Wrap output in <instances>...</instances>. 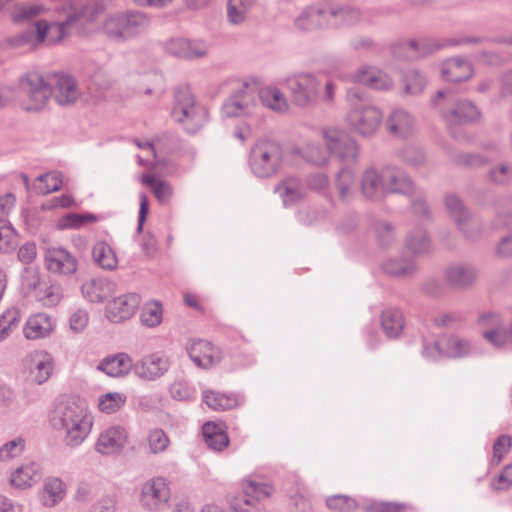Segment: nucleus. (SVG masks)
I'll list each match as a JSON object with an SVG mask.
<instances>
[{"label": "nucleus", "mask_w": 512, "mask_h": 512, "mask_svg": "<svg viewBox=\"0 0 512 512\" xmlns=\"http://www.w3.org/2000/svg\"><path fill=\"white\" fill-rule=\"evenodd\" d=\"M17 246V233L14 228L0 220V252L6 253Z\"/></svg>", "instance_id": "nucleus-62"}, {"label": "nucleus", "mask_w": 512, "mask_h": 512, "mask_svg": "<svg viewBox=\"0 0 512 512\" xmlns=\"http://www.w3.org/2000/svg\"><path fill=\"white\" fill-rule=\"evenodd\" d=\"M52 371L53 362L47 354H43L39 359H34L30 366V374L33 377L34 382L39 385L43 384L50 378Z\"/></svg>", "instance_id": "nucleus-47"}, {"label": "nucleus", "mask_w": 512, "mask_h": 512, "mask_svg": "<svg viewBox=\"0 0 512 512\" xmlns=\"http://www.w3.org/2000/svg\"><path fill=\"white\" fill-rule=\"evenodd\" d=\"M284 150L275 140L262 138L257 140L250 149L249 167L259 178H270L282 168Z\"/></svg>", "instance_id": "nucleus-6"}, {"label": "nucleus", "mask_w": 512, "mask_h": 512, "mask_svg": "<svg viewBox=\"0 0 512 512\" xmlns=\"http://www.w3.org/2000/svg\"><path fill=\"white\" fill-rule=\"evenodd\" d=\"M172 118L184 126L189 133L196 132L207 120V110L198 104L187 90H180L175 95L171 112Z\"/></svg>", "instance_id": "nucleus-9"}, {"label": "nucleus", "mask_w": 512, "mask_h": 512, "mask_svg": "<svg viewBox=\"0 0 512 512\" xmlns=\"http://www.w3.org/2000/svg\"><path fill=\"white\" fill-rule=\"evenodd\" d=\"M400 159L413 168L422 167L426 162V153L422 147L415 144L404 146L398 153Z\"/></svg>", "instance_id": "nucleus-49"}, {"label": "nucleus", "mask_w": 512, "mask_h": 512, "mask_svg": "<svg viewBox=\"0 0 512 512\" xmlns=\"http://www.w3.org/2000/svg\"><path fill=\"white\" fill-rule=\"evenodd\" d=\"M404 93L409 96L420 95L426 85L427 79L417 70L407 72L403 77Z\"/></svg>", "instance_id": "nucleus-50"}, {"label": "nucleus", "mask_w": 512, "mask_h": 512, "mask_svg": "<svg viewBox=\"0 0 512 512\" xmlns=\"http://www.w3.org/2000/svg\"><path fill=\"white\" fill-rule=\"evenodd\" d=\"M141 183L148 186L153 192L155 198L161 205H168L174 195L172 185L152 174H143Z\"/></svg>", "instance_id": "nucleus-38"}, {"label": "nucleus", "mask_w": 512, "mask_h": 512, "mask_svg": "<svg viewBox=\"0 0 512 512\" xmlns=\"http://www.w3.org/2000/svg\"><path fill=\"white\" fill-rule=\"evenodd\" d=\"M276 193L285 207L292 206L305 199L307 192L301 179L295 176L283 178L275 187Z\"/></svg>", "instance_id": "nucleus-27"}, {"label": "nucleus", "mask_w": 512, "mask_h": 512, "mask_svg": "<svg viewBox=\"0 0 512 512\" xmlns=\"http://www.w3.org/2000/svg\"><path fill=\"white\" fill-rule=\"evenodd\" d=\"M140 317L142 323L147 327L158 326L163 319L162 304L156 300H151L145 303L142 308Z\"/></svg>", "instance_id": "nucleus-51"}, {"label": "nucleus", "mask_w": 512, "mask_h": 512, "mask_svg": "<svg viewBox=\"0 0 512 512\" xmlns=\"http://www.w3.org/2000/svg\"><path fill=\"white\" fill-rule=\"evenodd\" d=\"M440 47L436 41L431 39L407 40L396 45L393 53L398 57L414 60L425 57Z\"/></svg>", "instance_id": "nucleus-26"}, {"label": "nucleus", "mask_w": 512, "mask_h": 512, "mask_svg": "<svg viewBox=\"0 0 512 512\" xmlns=\"http://www.w3.org/2000/svg\"><path fill=\"white\" fill-rule=\"evenodd\" d=\"M411 506L402 502L374 501L365 507L366 512H407Z\"/></svg>", "instance_id": "nucleus-64"}, {"label": "nucleus", "mask_w": 512, "mask_h": 512, "mask_svg": "<svg viewBox=\"0 0 512 512\" xmlns=\"http://www.w3.org/2000/svg\"><path fill=\"white\" fill-rule=\"evenodd\" d=\"M358 190L362 197L371 202H382L386 199L383 167H366L360 174Z\"/></svg>", "instance_id": "nucleus-16"}, {"label": "nucleus", "mask_w": 512, "mask_h": 512, "mask_svg": "<svg viewBox=\"0 0 512 512\" xmlns=\"http://www.w3.org/2000/svg\"><path fill=\"white\" fill-rule=\"evenodd\" d=\"M127 439V431L122 426H109L100 432L94 448L101 455H115L124 449Z\"/></svg>", "instance_id": "nucleus-20"}, {"label": "nucleus", "mask_w": 512, "mask_h": 512, "mask_svg": "<svg viewBox=\"0 0 512 512\" xmlns=\"http://www.w3.org/2000/svg\"><path fill=\"white\" fill-rule=\"evenodd\" d=\"M81 292L92 303H103L117 292V284L107 278H93L84 282Z\"/></svg>", "instance_id": "nucleus-29"}, {"label": "nucleus", "mask_w": 512, "mask_h": 512, "mask_svg": "<svg viewBox=\"0 0 512 512\" xmlns=\"http://www.w3.org/2000/svg\"><path fill=\"white\" fill-rule=\"evenodd\" d=\"M284 84L292 103L298 107H309L318 101L331 104L335 100V83L327 80L323 84L316 74L310 72L291 74L285 78Z\"/></svg>", "instance_id": "nucleus-3"}, {"label": "nucleus", "mask_w": 512, "mask_h": 512, "mask_svg": "<svg viewBox=\"0 0 512 512\" xmlns=\"http://www.w3.org/2000/svg\"><path fill=\"white\" fill-rule=\"evenodd\" d=\"M45 10V7L38 3L17 5L12 12V20L15 23L30 21L40 16Z\"/></svg>", "instance_id": "nucleus-53"}, {"label": "nucleus", "mask_w": 512, "mask_h": 512, "mask_svg": "<svg viewBox=\"0 0 512 512\" xmlns=\"http://www.w3.org/2000/svg\"><path fill=\"white\" fill-rule=\"evenodd\" d=\"M350 135L343 129L329 126L322 129V137L328 153L333 154Z\"/></svg>", "instance_id": "nucleus-52"}, {"label": "nucleus", "mask_w": 512, "mask_h": 512, "mask_svg": "<svg viewBox=\"0 0 512 512\" xmlns=\"http://www.w3.org/2000/svg\"><path fill=\"white\" fill-rule=\"evenodd\" d=\"M66 495L64 482L58 477H49L44 481L41 492V503L45 507H54L60 503Z\"/></svg>", "instance_id": "nucleus-36"}, {"label": "nucleus", "mask_w": 512, "mask_h": 512, "mask_svg": "<svg viewBox=\"0 0 512 512\" xmlns=\"http://www.w3.org/2000/svg\"><path fill=\"white\" fill-rule=\"evenodd\" d=\"M256 106V88L248 83H241L224 101L221 111L225 118L243 117L251 114Z\"/></svg>", "instance_id": "nucleus-12"}, {"label": "nucleus", "mask_w": 512, "mask_h": 512, "mask_svg": "<svg viewBox=\"0 0 512 512\" xmlns=\"http://www.w3.org/2000/svg\"><path fill=\"white\" fill-rule=\"evenodd\" d=\"M38 184L35 185V190L41 194L46 195L61 189L62 179L61 174L58 172L46 173L37 177Z\"/></svg>", "instance_id": "nucleus-56"}, {"label": "nucleus", "mask_w": 512, "mask_h": 512, "mask_svg": "<svg viewBox=\"0 0 512 512\" xmlns=\"http://www.w3.org/2000/svg\"><path fill=\"white\" fill-rule=\"evenodd\" d=\"M444 202L449 217L464 237L469 240L478 238L482 230L480 222L472 217L461 198L457 194L449 193Z\"/></svg>", "instance_id": "nucleus-11"}, {"label": "nucleus", "mask_w": 512, "mask_h": 512, "mask_svg": "<svg viewBox=\"0 0 512 512\" xmlns=\"http://www.w3.org/2000/svg\"><path fill=\"white\" fill-rule=\"evenodd\" d=\"M169 393L177 401H189L195 397V390L183 379H176L170 385Z\"/></svg>", "instance_id": "nucleus-63"}, {"label": "nucleus", "mask_w": 512, "mask_h": 512, "mask_svg": "<svg viewBox=\"0 0 512 512\" xmlns=\"http://www.w3.org/2000/svg\"><path fill=\"white\" fill-rule=\"evenodd\" d=\"M95 263L105 270H114L118 265V259L113 249L106 242H98L92 250Z\"/></svg>", "instance_id": "nucleus-43"}, {"label": "nucleus", "mask_w": 512, "mask_h": 512, "mask_svg": "<svg viewBox=\"0 0 512 512\" xmlns=\"http://www.w3.org/2000/svg\"><path fill=\"white\" fill-rule=\"evenodd\" d=\"M149 450L152 454L163 453L167 450L170 444L169 437L163 429H152L147 436Z\"/></svg>", "instance_id": "nucleus-60"}, {"label": "nucleus", "mask_w": 512, "mask_h": 512, "mask_svg": "<svg viewBox=\"0 0 512 512\" xmlns=\"http://www.w3.org/2000/svg\"><path fill=\"white\" fill-rule=\"evenodd\" d=\"M163 91L162 78L156 74L147 75L138 86L139 93L153 95L157 99L162 96Z\"/></svg>", "instance_id": "nucleus-61"}, {"label": "nucleus", "mask_w": 512, "mask_h": 512, "mask_svg": "<svg viewBox=\"0 0 512 512\" xmlns=\"http://www.w3.org/2000/svg\"><path fill=\"white\" fill-rule=\"evenodd\" d=\"M346 101L344 122L349 130L365 138L374 136L383 123L382 110L355 88L347 91Z\"/></svg>", "instance_id": "nucleus-4"}, {"label": "nucleus", "mask_w": 512, "mask_h": 512, "mask_svg": "<svg viewBox=\"0 0 512 512\" xmlns=\"http://www.w3.org/2000/svg\"><path fill=\"white\" fill-rule=\"evenodd\" d=\"M42 478L40 466L30 462L18 467L10 476V484L16 489H27L37 484Z\"/></svg>", "instance_id": "nucleus-33"}, {"label": "nucleus", "mask_w": 512, "mask_h": 512, "mask_svg": "<svg viewBox=\"0 0 512 512\" xmlns=\"http://www.w3.org/2000/svg\"><path fill=\"white\" fill-rule=\"evenodd\" d=\"M21 315L17 308L7 309L0 315V342L9 337L20 323Z\"/></svg>", "instance_id": "nucleus-54"}, {"label": "nucleus", "mask_w": 512, "mask_h": 512, "mask_svg": "<svg viewBox=\"0 0 512 512\" xmlns=\"http://www.w3.org/2000/svg\"><path fill=\"white\" fill-rule=\"evenodd\" d=\"M44 265L54 275L69 276L77 271L78 261L63 247H49L44 252Z\"/></svg>", "instance_id": "nucleus-18"}, {"label": "nucleus", "mask_w": 512, "mask_h": 512, "mask_svg": "<svg viewBox=\"0 0 512 512\" xmlns=\"http://www.w3.org/2000/svg\"><path fill=\"white\" fill-rule=\"evenodd\" d=\"M51 96L60 106L75 103L80 96L76 80L67 74L50 75Z\"/></svg>", "instance_id": "nucleus-21"}, {"label": "nucleus", "mask_w": 512, "mask_h": 512, "mask_svg": "<svg viewBox=\"0 0 512 512\" xmlns=\"http://www.w3.org/2000/svg\"><path fill=\"white\" fill-rule=\"evenodd\" d=\"M335 186L342 201L353 199L357 191L355 174L352 169L343 167L336 175Z\"/></svg>", "instance_id": "nucleus-40"}, {"label": "nucleus", "mask_w": 512, "mask_h": 512, "mask_svg": "<svg viewBox=\"0 0 512 512\" xmlns=\"http://www.w3.org/2000/svg\"><path fill=\"white\" fill-rule=\"evenodd\" d=\"M244 491L247 497L251 496L260 500L270 497L274 492V487L270 483L247 479L245 481Z\"/></svg>", "instance_id": "nucleus-59"}, {"label": "nucleus", "mask_w": 512, "mask_h": 512, "mask_svg": "<svg viewBox=\"0 0 512 512\" xmlns=\"http://www.w3.org/2000/svg\"><path fill=\"white\" fill-rule=\"evenodd\" d=\"M113 7V0L75 2L64 8L65 20L60 22L38 20L26 30L10 37L8 44L13 48L29 49L55 45L67 36L68 28L73 24L77 22L92 23Z\"/></svg>", "instance_id": "nucleus-1"}, {"label": "nucleus", "mask_w": 512, "mask_h": 512, "mask_svg": "<svg viewBox=\"0 0 512 512\" xmlns=\"http://www.w3.org/2000/svg\"><path fill=\"white\" fill-rule=\"evenodd\" d=\"M332 13L331 27L344 26L352 27L357 25L362 20V13L357 8L344 7L338 9H330Z\"/></svg>", "instance_id": "nucleus-44"}, {"label": "nucleus", "mask_w": 512, "mask_h": 512, "mask_svg": "<svg viewBox=\"0 0 512 512\" xmlns=\"http://www.w3.org/2000/svg\"><path fill=\"white\" fill-rule=\"evenodd\" d=\"M382 269L389 275L403 277L412 274L416 266L413 260L399 257L385 261L382 264Z\"/></svg>", "instance_id": "nucleus-46"}, {"label": "nucleus", "mask_w": 512, "mask_h": 512, "mask_svg": "<svg viewBox=\"0 0 512 512\" xmlns=\"http://www.w3.org/2000/svg\"><path fill=\"white\" fill-rule=\"evenodd\" d=\"M255 5L256 0H228L227 19L229 23L233 25L244 23Z\"/></svg>", "instance_id": "nucleus-42"}, {"label": "nucleus", "mask_w": 512, "mask_h": 512, "mask_svg": "<svg viewBox=\"0 0 512 512\" xmlns=\"http://www.w3.org/2000/svg\"><path fill=\"white\" fill-rule=\"evenodd\" d=\"M150 25L149 16L138 10L108 13L99 26V32L108 40L122 44L144 33Z\"/></svg>", "instance_id": "nucleus-5"}, {"label": "nucleus", "mask_w": 512, "mask_h": 512, "mask_svg": "<svg viewBox=\"0 0 512 512\" xmlns=\"http://www.w3.org/2000/svg\"><path fill=\"white\" fill-rule=\"evenodd\" d=\"M202 433L207 446L215 451H221L229 444V437L222 423L207 422L202 427Z\"/></svg>", "instance_id": "nucleus-37"}, {"label": "nucleus", "mask_w": 512, "mask_h": 512, "mask_svg": "<svg viewBox=\"0 0 512 512\" xmlns=\"http://www.w3.org/2000/svg\"><path fill=\"white\" fill-rule=\"evenodd\" d=\"M164 50L180 59L196 60L207 55L209 46L202 39L174 36L164 42Z\"/></svg>", "instance_id": "nucleus-13"}, {"label": "nucleus", "mask_w": 512, "mask_h": 512, "mask_svg": "<svg viewBox=\"0 0 512 512\" xmlns=\"http://www.w3.org/2000/svg\"><path fill=\"white\" fill-rule=\"evenodd\" d=\"M202 399L212 410L225 411L238 405V398L234 394H226L215 390H204Z\"/></svg>", "instance_id": "nucleus-41"}, {"label": "nucleus", "mask_w": 512, "mask_h": 512, "mask_svg": "<svg viewBox=\"0 0 512 512\" xmlns=\"http://www.w3.org/2000/svg\"><path fill=\"white\" fill-rule=\"evenodd\" d=\"M386 131L398 139H409L417 132L416 119L408 110L394 107L385 119Z\"/></svg>", "instance_id": "nucleus-15"}, {"label": "nucleus", "mask_w": 512, "mask_h": 512, "mask_svg": "<svg viewBox=\"0 0 512 512\" xmlns=\"http://www.w3.org/2000/svg\"><path fill=\"white\" fill-rule=\"evenodd\" d=\"M383 176L386 197L395 194L411 197L416 193L414 180L408 173L397 166H384Z\"/></svg>", "instance_id": "nucleus-17"}, {"label": "nucleus", "mask_w": 512, "mask_h": 512, "mask_svg": "<svg viewBox=\"0 0 512 512\" xmlns=\"http://www.w3.org/2000/svg\"><path fill=\"white\" fill-rule=\"evenodd\" d=\"M380 322L383 332L390 339L398 338L403 332L404 317L398 309H385L381 314Z\"/></svg>", "instance_id": "nucleus-39"}, {"label": "nucleus", "mask_w": 512, "mask_h": 512, "mask_svg": "<svg viewBox=\"0 0 512 512\" xmlns=\"http://www.w3.org/2000/svg\"><path fill=\"white\" fill-rule=\"evenodd\" d=\"M406 247L415 255H422L429 252L431 241L423 228L413 229L407 236Z\"/></svg>", "instance_id": "nucleus-45"}, {"label": "nucleus", "mask_w": 512, "mask_h": 512, "mask_svg": "<svg viewBox=\"0 0 512 512\" xmlns=\"http://www.w3.org/2000/svg\"><path fill=\"white\" fill-rule=\"evenodd\" d=\"M472 348L471 343L458 335L424 337L425 352H465Z\"/></svg>", "instance_id": "nucleus-24"}, {"label": "nucleus", "mask_w": 512, "mask_h": 512, "mask_svg": "<svg viewBox=\"0 0 512 512\" xmlns=\"http://www.w3.org/2000/svg\"><path fill=\"white\" fill-rule=\"evenodd\" d=\"M442 78L450 82L467 81L473 75L471 63L459 56L446 59L441 65Z\"/></svg>", "instance_id": "nucleus-31"}, {"label": "nucleus", "mask_w": 512, "mask_h": 512, "mask_svg": "<svg viewBox=\"0 0 512 512\" xmlns=\"http://www.w3.org/2000/svg\"><path fill=\"white\" fill-rule=\"evenodd\" d=\"M127 401V396L120 392H108L98 398V408L105 414L119 411Z\"/></svg>", "instance_id": "nucleus-48"}, {"label": "nucleus", "mask_w": 512, "mask_h": 512, "mask_svg": "<svg viewBox=\"0 0 512 512\" xmlns=\"http://www.w3.org/2000/svg\"><path fill=\"white\" fill-rule=\"evenodd\" d=\"M140 301V296L136 293H126L114 297L106 306V316L115 323L127 320L135 314Z\"/></svg>", "instance_id": "nucleus-22"}, {"label": "nucleus", "mask_w": 512, "mask_h": 512, "mask_svg": "<svg viewBox=\"0 0 512 512\" xmlns=\"http://www.w3.org/2000/svg\"><path fill=\"white\" fill-rule=\"evenodd\" d=\"M261 104L278 114H285L289 111L290 105L285 94L276 86L267 85L256 90Z\"/></svg>", "instance_id": "nucleus-32"}, {"label": "nucleus", "mask_w": 512, "mask_h": 512, "mask_svg": "<svg viewBox=\"0 0 512 512\" xmlns=\"http://www.w3.org/2000/svg\"><path fill=\"white\" fill-rule=\"evenodd\" d=\"M55 328V318L46 313H36L27 319L23 327V333L28 340H39L49 337Z\"/></svg>", "instance_id": "nucleus-28"}, {"label": "nucleus", "mask_w": 512, "mask_h": 512, "mask_svg": "<svg viewBox=\"0 0 512 512\" xmlns=\"http://www.w3.org/2000/svg\"><path fill=\"white\" fill-rule=\"evenodd\" d=\"M477 324L483 329V338L495 348L512 347V321H504L495 312H483L478 316Z\"/></svg>", "instance_id": "nucleus-10"}, {"label": "nucleus", "mask_w": 512, "mask_h": 512, "mask_svg": "<svg viewBox=\"0 0 512 512\" xmlns=\"http://www.w3.org/2000/svg\"><path fill=\"white\" fill-rule=\"evenodd\" d=\"M170 498L168 482L163 477H154L144 483L140 503L146 510L156 511Z\"/></svg>", "instance_id": "nucleus-19"}, {"label": "nucleus", "mask_w": 512, "mask_h": 512, "mask_svg": "<svg viewBox=\"0 0 512 512\" xmlns=\"http://www.w3.org/2000/svg\"><path fill=\"white\" fill-rule=\"evenodd\" d=\"M352 81L363 84L371 89L387 91L394 83L390 76L375 67H363L351 75Z\"/></svg>", "instance_id": "nucleus-30"}, {"label": "nucleus", "mask_w": 512, "mask_h": 512, "mask_svg": "<svg viewBox=\"0 0 512 512\" xmlns=\"http://www.w3.org/2000/svg\"><path fill=\"white\" fill-rule=\"evenodd\" d=\"M330 9L320 5H309L304 7L294 18V26L303 32H312L331 28Z\"/></svg>", "instance_id": "nucleus-14"}, {"label": "nucleus", "mask_w": 512, "mask_h": 512, "mask_svg": "<svg viewBox=\"0 0 512 512\" xmlns=\"http://www.w3.org/2000/svg\"><path fill=\"white\" fill-rule=\"evenodd\" d=\"M478 278V271L474 265L467 262H456L445 269L447 283L457 289H466L472 286Z\"/></svg>", "instance_id": "nucleus-23"}, {"label": "nucleus", "mask_w": 512, "mask_h": 512, "mask_svg": "<svg viewBox=\"0 0 512 512\" xmlns=\"http://www.w3.org/2000/svg\"><path fill=\"white\" fill-rule=\"evenodd\" d=\"M169 368V360L165 354H145L134 364L135 373L143 379L155 380Z\"/></svg>", "instance_id": "nucleus-25"}, {"label": "nucleus", "mask_w": 512, "mask_h": 512, "mask_svg": "<svg viewBox=\"0 0 512 512\" xmlns=\"http://www.w3.org/2000/svg\"><path fill=\"white\" fill-rule=\"evenodd\" d=\"M432 104L440 108L441 115L450 129L454 125L475 122L481 115L479 109L472 102L456 99L449 91H438L432 99Z\"/></svg>", "instance_id": "nucleus-7"}, {"label": "nucleus", "mask_w": 512, "mask_h": 512, "mask_svg": "<svg viewBox=\"0 0 512 512\" xmlns=\"http://www.w3.org/2000/svg\"><path fill=\"white\" fill-rule=\"evenodd\" d=\"M332 155L347 163L357 162L359 159V144L352 136H349Z\"/></svg>", "instance_id": "nucleus-58"}, {"label": "nucleus", "mask_w": 512, "mask_h": 512, "mask_svg": "<svg viewBox=\"0 0 512 512\" xmlns=\"http://www.w3.org/2000/svg\"><path fill=\"white\" fill-rule=\"evenodd\" d=\"M54 428L65 434V442L71 447L79 446L90 434L93 417L86 408L73 401L58 402L51 415Z\"/></svg>", "instance_id": "nucleus-2"}, {"label": "nucleus", "mask_w": 512, "mask_h": 512, "mask_svg": "<svg viewBox=\"0 0 512 512\" xmlns=\"http://www.w3.org/2000/svg\"><path fill=\"white\" fill-rule=\"evenodd\" d=\"M19 90L24 108L27 111H39L47 105L52 94L50 75L45 77L39 72H28L20 77Z\"/></svg>", "instance_id": "nucleus-8"}, {"label": "nucleus", "mask_w": 512, "mask_h": 512, "mask_svg": "<svg viewBox=\"0 0 512 512\" xmlns=\"http://www.w3.org/2000/svg\"><path fill=\"white\" fill-rule=\"evenodd\" d=\"M133 367L129 354H112L105 357L98 369L111 377H119L128 373Z\"/></svg>", "instance_id": "nucleus-35"}, {"label": "nucleus", "mask_w": 512, "mask_h": 512, "mask_svg": "<svg viewBox=\"0 0 512 512\" xmlns=\"http://www.w3.org/2000/svg\"><path fill=\"white\" fill-rule=\"evenodd\" d=\"M293 153L301 157L305 162L322 167L329 162V153L319 142L307 141L293 149Z\"/></svg>", "instance_id": "nucleus-34"}, {"label": "nucleus", "mask_w": 512, "mask_h": 512, "mask_svg": "<svg viewBox=\"0 0 512 512\" xmlns=\"http://www.w3.org/2000/svg\"><path fill=\"white\" fill-rule=\"evenodd\" d=\"M95 220L96 218L92 214L68 213L58 219L56 227L59 230L79 229Z\"/></svg>", "instance_id": "nucleus-55"}, {"label": "nucleus", "mask_w": 512, "mask_h": 512, "mask_svg": "<svg viewBox=\"0 0 512 512\" xmlns=\"http://www.w3.org/2000/svg\"><path fill=\"white\" fill-rule=\"evenodd\" d=\"M36 298L45 307L56 306L62 298V289L58 284L44 286L38 289Z\"/></svg>", "instance_id": "nucleus-57"}]
</instances>
